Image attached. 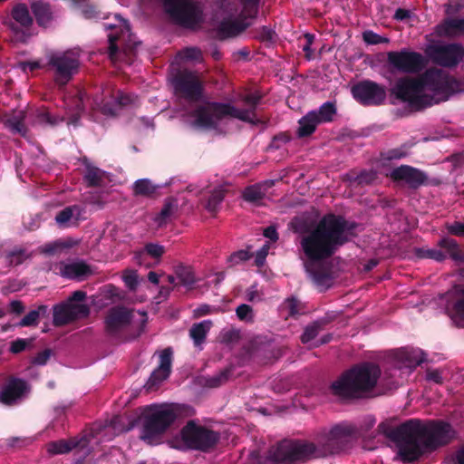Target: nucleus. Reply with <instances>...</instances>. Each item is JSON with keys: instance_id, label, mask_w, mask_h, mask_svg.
<instances>
[{"instance_id": "f257e3e1", "label": "nucleus", "mask_w": 464, "mask_h": 464, "mask_svg": "<svg viewBox=\"0 0 464 464\" xmlns=\"http://www.w3.org/2000/svg\"><path fill=\"white\" fill-rule=\"evenodd\" d=\"M293 227L300 234V258L305 271L315 283L321 284L326 277V259L353 237L357 226L328 214L313 222L296 218Z\"/></svg>"}, {"instance_id": "f03ea898", "label": "nucleus", "mask_w": 464, "mask_h": 464, "mask_svg": "<svg viewBox=\"0 0 464 464\" xmlns=\"http://www.w3.org/2000/svg\"><path fill=\"white\" fill-rule=\"evenodd\" d=\"M355 429L349 424L337 425L322 432L317 445L308 441L284 440L269 451V456L261 460L258 454L251 453L252 464H289L307 458H318L342 450L351 441Z\"/></svg>"}, {"instance_id": "7ed1b4c3", "label": "nucleus", "mask_w": 464, "mask_h": 464, "mask_svg": "<svg viewBox=\"0 0 464 464\" xmlns=\"http://www.w3.org/2000/svg\"><path fill=\"white\" fill-rule=\"evenodd\" d=\"M380 429L397 444L399 454L404 461L417 459L424 450L448 443L454 437V430L445 422L422 423L411 420L386 431L384 424Z\"/></svg>"}, {"instance_id": "20e7f679", "label": "nucleus", "mask_w": 464, "mask_h": 464, "mask_svg": "<svg viewBox=\"0 0 464 464\" xmlns=\"http://www.w3.org/2000/svg\"><path fill=\"white\" fill-rule=\"evenodd\" d=\"M457 90V82L444 71L430 69L418 78L399 79L391 94L399 102L419 110L446 101Z\"/></svg>"}, {"instance_id": "39448f33", "label": "nucleus", "mask_w": 464, "mask_h": 464, "mask_svg": "<svg viewBox=\"0 0 464 464\" xmlns=\"http://www.w3.org/2000/svg\"><path fill=\"white\" fill-rule=\"evenodd\" d=\"M259 99L260 96L257 94L246 95L244 101L249 108L246 110H238L227 103L208 102L198 107L192 114L188 116L186 121L198 129L225 132L226 126L232 119L254 122V108Z\"/></svg>"}, {"instance_id": "423d86ee", "label": "nucleus", "mask_w": 464, "mask_h": 464, "mask_svg": "<svg viewBox=\"0 0 464 464\" xmlns=\"http://www.w3.org/2000/svg\"><path fill=\"white\" fill-rule=\"evenodd\" d=\"M380 372V369L373 364L356 366L333 382V392L342 397L369 396L377 383Z\"/></svg>"}, {"instance_id": "0eeeda50", "label": "nucleus", "mask_w": 464, "mask_h": 464, "mask_svg": "<svg viewBox=\"0 0 464 464\" xmlns=\"http://www.w3.org/2000/svg\"><path fill=\"white\" fill-rule=\"evenodd\" d=\"M257 0H221L216 11L219 30L227 36L244 30L256 13Z\"/></svg>"}, {"instance_id": "6e6552de", "label": "nucleus", "mask_w": 464, "mask_h": 464, "mask_svg": "<svg viewBox=\"0 0 464 464\" xmlns=\"http://www.w3.org/2000/svg\"><path fill=\"white\" fill-rule=\"evenodd\" d=\"M178 408L174 404H154L143 411L144 423L140 439L150 445L160 442L161 435L177 418Z\"/></svg>"}, {"instance_id": "1a4fd4ad", "label": "nucleus", "mask_w": 464, "mask_h": 464, "mask_svg": "<svg viewBox=\"0 0 464 464\" xmlns=\"http://www.w3.org/2000/svg\"><path fill=\"white\" fill-rule=\"evenodd\" d=\"M218 438L215 432L190 421L182 429L179 437L172 440L171 444L177 449L206 450L213 446Z\"/></svg>"}, {"instance_id": "9d476101", "label": "nucleus", "mask_w": 464, "mask_h": 464, "mask_svg": "<svg viewBox=\"0 0 464 464\" xmlns=\"http://www.w3.org/2000/svg\"><path fill=\"white\" fill-rule=\"evenodd\" d=\"M148 320L143 311L130 310L123 306L111 308L105 319L106 327L110 332H116L129 325L140 331Z\"/></svg>"}, {"instance_id": "9b49d317", "label": "nucleus", "mask_w": 464, "mask_h": 464, "mask_svg": "<svg viewBox=\"0 0 464 464\" xmlns=\"http://www.w3.org/2000/svg\"><path fill=\"white\" fill-rule=\"evenodd\" d=\"M85 296L84 292L75 291L66 302L55 305L53 307V324L63 325L74 319L86 316L89 308L83 304Z\"/></svg>"}, {"instance_id": "f8f14e48", "label": "nucleus", "mask_w": 464, "mask_h": 464, "mask_svg": "<svg viewBox=\"0 0 464 464\" xmlns=\"http://www.w3.org/2000/svg\"><path fill=\"white\" fill-rule=\"evenodd\" d=\"M49 63L55 70V81L63 85L78 70L79 50L53 53L49 56Z\"/></svg>"}, {"instance_id": "ddd939ff", "label": "nucleus", "mask_w": 464, "mask_h": 464, "mask_svg": "<svg viewBox=\"0 0 464 464\" xmlns=\"http://www.w3.org/2000/svg\"><path fill=\"white\" fill-rule=\"evenodd\" d=\"M387 59L392 69L401 72H416L425 65V59L421 54L406 49L400 52H389Z\"/></svg>"}, {"instance_id": "4468645a", "label": "nucleus", "mask_w": 464, "mask_h": 464, "mask_svg": "<svg viewBox=\"0 0 464 464\" xmlns=\"http://www.w3.org/2000/svg\"><path fill=\"white\" fill-rule=\"evenodd\" d=\"M115 21L116 23L114 24L107 23L104 24L107 30H116L115 33L111 32L108 34L110 42L109 56L112 61L115 59L117 52L116 41H120L128 48H131L136 44L128 22L117 14L115 15Z\"/></svg>"}, {"instance_id": "2eb2a0df", "label": "nucleus", "mask_w": 464, "mask_h": 464, "mask_svg": "<svg viewBox=\"0 0 464 464\" xmlns=\"http://www.w3.org/2000/svg\"><path fill=\"white\" fill-rule=\"evenodd\" d=\"M355 100L365 105L381 104L386 98L385 89L371 81H364L352 88Z\"/></svg>"}, {"instance_id": "dca6fc26", "label": "nucleus", "mask_w": 464, "mask_h": 464, "mask_svg": "<svg viewBox=\"0 0 464 464\" xmlns=\"http://www.w3.org/2000/svg\"><path fill=\"white\" fill-rule=\"evenodd\" d=\"M443 298L446 313L452 323L464 327V285L448 292Z\"/></svg>"}, {"instance_id": "f3484780", "label": "nucleus", "mask_w": 464, "mask_h": 464, "mask_svg": "<svg viewBox=\"0 0 464 464\" xmlns=\"http://www.w3.org/2000/svg\"><path fill=\"white\" fill-rule=\"evenodd\" d=\"M428 54L441 65L452 66L461 60L464 51L457 44H436L429 46Z\"/></svg>"}, {"instance_id": "a211bd4d", "label": "nucleus", "mask_w": 464, "mask_h": 464, "mask_svg": "<svg viewBox=\"0 0 464 464\" xmlns=\"http://www.w3.org/2000/svg\"><path fill=\"white\" fill-rule=\"evenodd\" d=\"M386 175L390 176L394 181L410 187L421 185L426 178L421 171L407 165L394 168Z\"/></svg>"}, {"instance_id": "6ab92c4d", "label": "nucleus", "mask_w": 464, "mask_h": 464, "mask_svg": "<svg viewBox=\"0 0 464 464\" xmlns=\"http://www.w3.org/2000/svg\"><path fill=\"white\" fill-rule=\"evenodd\" d=\"M176 91L188 100H194L200 94V82L192 72H182L175 81Z\"/></svg>"}, {"instance_id": "aec40b11", "label": "nucleus", "mask_w": 464, "mask_h": 464, "mask_svg": "<svg viewBox=\"0 0 464 464\" xmlns=\"http://www.w3.org/2000/svg\"><path fill=\"white\" fill-rule=\"evenodd\" d=\"M440 249H423L422 256L430 257L437 261L443 260L448 256L455 260H463L464 256L460 253L458 245L453 239L444 238L440 242Z\"/></svg>"}, {"instance_id": "412c9836", "label": "nucleus", "mask_w": 464, "mask_h": 464, "mask_svg": "<svg viewBox=\"0 0 464 464\" xmlns=\"http://www.w3.org/2000/svg\"><path fill=\"white\" fill-rule=\"evenodd\" d=\"M171 354L172 353L169 349H165L160 353V365L151 373L148 381V386L150 389L159 385L169 377L171 367Z\"/></svg>"}, {"instance_id": "4be33fe9", "label": "nucleus", "mask_w": 464, "mask_h": 464, "mask_svg": "<svg viewBox=\"0 0 464 464\" xmlns=\"http://www.w3.org/2000/svg\"><path fill=\"white\" fill-rule=\"evenodd\" d=\"M28 391L29 388L23 380H12L0 392V401L11 404L24 396Z\"/></svg>"}, {"instance_id": "5701e85b", "label": "nucleus", "mask_w": 464, "mask_h": 464, "mask_svg": "<svg viewBox=\"0 0 464 464\" xmlns=\"http://www.w3.org/2000/svg\"><path fill=\"white\" fill-rule=\"evenodd\" d=\"M395 359L401 367L413 368L424 361L423 353L417 348H401L394 352Z\"/></svg>"}, {"instance_id": "b1692460", "label": "nucleus", "mask_w": 464, "mask_h": 464, "mask_svg": "<svg viewBox=\"0 0 464 464\" xmlns=\"http://www.w3.org/2000/svg\"><path fill=\"white\" fill-rule=\"evenodd\" d=\"M60 274L70 279H82L91 273L90 267L83 262H72L59 266Z\"/></svg>"}, {"instance_id": "393cba45", "label": "nucleus", "mask_w": 464, "mask_h": 464, "mask_svg": "<svg viewBox=\"0 0 464 464\" xmlns=\"http://www.w3.org/2000/svg\"><path fill=\"white\" fill-rule=\"evenodd\" d=\"M82 210L78 206L65 208L55 217V221L60 227H70L77 224Z\"/></svg>"}, {"instance_id": "a878e982", "label": "nucleus", "mask_w": 464, "mask_h": 464, "mask_svg": "<svg viewBox=\"0 0 464 464\" xmlns=\"http://www.w3.org/2000/svg\"><path fill=\"white\" fill-rule=\"evenodd\" d=\"M82 441L76 439L51 441L46 445V450L50 455L65 454L81 445Z\"/></svg>"}, {"instance_id": "bb28decb", "label": "nucleus", "mask_w": 464, "mask_h": 464, "mask_svg": "<svg viewBox=\"0 0 464 464\" xmlns=\"http://www.w3.org/2000/svg\"><path fill=\"white\" fill-rule=\"evenodd\" d=\"M318 124H320V122L317 120V112L315 111L308 112L299 120V127L297 130L298 136L304 137L312 134Z\"/></svg>"}, {"instance_id": "cd10ccee", "label": "nucleus", "mask_w": 464, "mask_h": 464, "mask_svg": "<svg viewBox=\"0 0 464 464\" xmlns=\"http://www.w3.org/2000/svg\"><path fill=\"white\" fill-rule=\"evenodd\" d=\"M442 36H453L464 33V19H448L438 26Z\"/></svg>"}, {"instance_id": "c85d7f7f", "label": "nucleus", "mask_w": 464, "mask_h": 464, "mask_svg": "<svg viewBox=\"0 0 464 464\" xmlns=\"http://www.w3.org/2000/svg\"><path fill=\"white\" fill-rule=\"evenodd\" d=\"M274 184V181L267 180L261 184H256L246 188L243 192V197L246 201L256 202L261 199L268 188Z\"/></svg>"}, {"instance_id": "c756f323", "label": "nucleus", "mask_w": 464, "mask_h": 464, "mask_svg": "<svg viewBox=\"0 0 464 464\" xmlns=\"http://www.w3.org/2000/svg\"><path fill=\"white\" fill-rule=\"evenodd\" d=\"M177 278L169 276L168 280L174 285H182L186 287L191 286L195 282V276L189 267L180 266L176 270Z\"/></svg>"}, {"instance_id": "7c9ffc66", "label": "nucleus", "mask_w": 464, "mask_h": 464, "mask_svg": "<svg viewBox=\"0 0 464 464\" xmlns=\"http://www.w3.org/2000/svg\"><path fill=\"white\" fill-rule=\"evenodd\" d=\"M135 100L136 97H134L133 95L123 94L121 92H119L115 97L113 107H111L108 104H106L102 108V111L106 115H115L122 106L133 103Z\"/></svg>"}, {"instance_id": "2f4dec72", "label": "nucleus", "mask_w": 464, "mask_h": 464, "mask_svg": "<svg viewBox=\"0 0 464 464\" xmlns=\"http://www.w3.org/2000/svg\"><path fill=\"white\" fill-rule=\"evenodd\" d=\"M212 322L210 320H205L198 324H195L191 327L189 331V335L196 345H199L204 342L206 335L210 330Z\"/></svg>"}, {"instance_id": "473e14b6", "label": "nucleus", "mask_w": 464, "mask_h": 464, "mask_svg": "<svg viewBox=\"0 0 464 464\" xmlns=\"http://www.w3.org/2000/svg\"><path fill=\"white\" fill-rule=\"evenodd\" d=\"M97 298H99V300L96 304L102 307L109 304L110 303L121 300L122 298V295L118 288L112 285H107L101 291Z\"/></svg>"}, {"instance_id": "72a5a7b5", "label": "nucleus", "mask_w": 464, "mask_h": 464, "mask_svg": "<svg viewBox=\"0 0 464 464\" xmlns=\"http://www.w3.org/2000/svg\"><path fill=\"white\" fill-rule=\"evenodd\" d=\"M201 61L202 53L196 47H189L180 51L175 58V63L178 65H181L185 63H199Z\"/></svg>"}, {"instance_id": "f704fd0d", "label": "nucleus", "mask_w": 464, "mask_h": 464, "mask_svg": "<svg viewBox=\"0 0 464 464\" xmlns=\"http://www.w3.org/2000/svg\"><path fill=\"white\" fill-rule=\"evenodd\" d=\"M32 10L39 24L45 26L51 20L49 5L42 1H35L32 4Z\"/></svg>"}, {"instance_id": "c9c22d12", "label": "nucleus", "mask_w": 464, "mask_h": 464, "mask_svg": "<svg viewBox=\"0 0 464 464\" xmlns=\"http://www.w3.org/2000/svg\"><path fill=\"white\" fill-rule=\"evenodd\" d=\"M24 113L22 111H14L13 115H5L4 119L5 125L8 127L13 132L24 134L23 121Z\"/></svg>"}, {"instance_id": "e433bc0d", "label": "nucleus", "mask_w": 464, "mask_h": 464, "mask_svg": "<svg viewBox=\"0 0 464 464\" xmlns=\"http://www.w3.org/2000/svg\"><path fill=\"white\" fill-rule=\"evenodd\" d=\"M178 208V202L175 199H169L164 204L160 212L155 217L154 220L159 227L162 226L175 213Z\"/></svg>"}, {"instance_id": "4c0bfd02", "label": "nucleus", "mask_w": 464, "mask_h": 464, "mask_svg": "<svg viewBox=\"0 0 464 464\" xmlns=\"http://www.w3.org/2000/svg\"><path fill=\"white\" fill-rule=\"evenodd\" d=\"M12 15L14 21L24 27L29 26L33 22L27 7L24 5L15 6L13 9Z\"/></svg>"}, {"instance_id": "58836bf2", "label": "nucleus", "mask_w": 464, "mask_h": 464, "mask_svg": "<svg viewBox=\"0 0 464 464\" xmlns=\"http://www.w3.org/2000/svg\"><path fill=\"white\" fill-rule=\"evenodd\" d=\"M134 193L136 195L149 197L152 195L156 187L149 179L137 180L133 185Z\"/></svg>"}, {"instance_id": "ea45409f", "label": "nucleus", "mask_w": 464, "mask_h": 464, "mask_svg": "<svg viewBox=\"0 0 464 464\" xmlns=\"http://www.w3.org/2000/svg\"><path fill=\"white\" fill-rule=\"evenodd\" d=\"M317 112V120L320 123L331 121L336 112L335 107L331 102L324 103Z\"/></svg>"}, {"instance_id": "a19ab883", "label": "nucleus", "mask_w": 464, "mask_h": 464, "mask_svg": "<svg viewBox=\"0 0 464 464\" xmlns=\"http://www.w3.org/2000/svg\"><path fill=\"white\" fill-rule=\"evenodd\" d=\"M224 198V191L221 188H216L212 192L208 199V202L206 204V208L210 211L214 212L217 210L218 205L221 203Z\"/></svg>"}, {"instance_id": "79ce46f5", "label": "nucleus", "mask_w": 464, "mask_h": 464, "mask_svg": "<svg viewBox=\"0 0 464 464\" xmlns=\"http://www.w3.org/2000/svg\"><path fill=\"white\" fill-rule=\"evenodd\" d=\"M106 173L94 167H88L85 174V179L90 185H100Z\"/></svg>"}, {"instance_id": "37998d69", "label": "nucleus", "mask_w": 464, "mask_h": 464, "mask_svg": "<svg viewBox=\"0 0 464 464\" xmlns=\"http://www.w3.org/2000/svg\"><path fill=\"white\" fill-rule=\"evenodd\" d=\"M320 332V324L314 323L313 324L307 326L304 329V334H302L301 340L303 343L309 344L314 338L317 336Z\"/></svg>"}, {"instance_id": "c03bdc74", "label": "nucleus", "mask_w": 464, "mask_h": 464, "mask_svg": "<svg viewBox=\"0 0 464 464\" xmlns=\"http://www.w3.org/2000/svg\"><path fill=\"white\" fill-rule=\"evenodd\" d=\"M362 39L368 44H388L390 42L387 37L381 36L371 30L363 32Z\"/></svg>"}, {"instance_id": "a18cd8bd", "label": "nucleus", "mask_w": 464, "mask_h": 464, "mask_svg": "<svg viewBox=\"0 0 464 464\" xmlns=\"http://www.w3.org/2000/svg\"><path fill=\"white\" fill-rule=\"evenodd\" d=\"M41 309H44V307H40L39 310L31 311L19 322L18 325L24 327L37 324Z\"/></svg>"}, {"instance_id": "49530a36", "label": "nucleus", "mask_w": 464, "mask_h": 464, "mask_svg": "<svg viewBox=\"0 0 464 464\" xmlns=\"http://www.w3.org/2000/svg\"><path fill=\"white\" fill-rule=\"evenodd\" d=\"M237 317L246 322H250L254 318V313L252 308L247 304H241L237 308Z\"/></svg>"}, {"instance_id": "de8ad7c7", "label": "nucleus", "mask_w": 464, "mask_h": 464, "mask_svg": "<svg viewBox=\"0 0 464 464\" xmlns=\"http://www.w3.org/2000/svg\"><path fill=\"white\" fill-rule=\"evenodd\" d=\"M31 343L32 341L29 339H17L11 343L9 350L13 353H19L24 351Z\"/></svg>"}, {"instance_id": "09e8293b", "label": "nucleus", "mask_w": 464, "mask_h": 464, "mask_svg": "<svg viewBox=\"0 0 464 464\" xmlns=\"http://www.w3.org/2000/svg\"><path fill=\"white\" fill-rule=\"evenodd\" d=\"M145 251L152 257L159 258L164 253V247L158 244H148L145 246Z\"/></svg>"}, {"instance_id": "8fccbe9b", "label": "nucleus", "mask_w": 464, "mask_h": 464, "mask_svg": "<svg viewBox=\"0 0 464 464\" xmlns=\"http://www.w3.org/2000/svg\"><path fill=\"white\" fill-rule=\"evenodd\" d=\"M269 248H270V243H266L256 253L255 262L257 266H262L264 265L266 257L268 254Z\"/></svg>"}, {"instance_id": "3c124183", "label": "nucleus", "mask_w": 464, "mask_h": 464, "mask_svg": "<svg viewBox=\"0 0 464 464\" xmlns=\"http://www.w3.org/2000/svg\"><path fill=\"white\" fill-rule=\"evenodd\" d=\"M218 311V307L210 306L208 304H202L195 309L194 314L196 316L200 317L204 315H208L210 314L217 313Z\"/></svg>"}, {"instance_id": "603ef678", "label": "nucleus", "mask_w": 464, "mask_h": 464, "mask_svg": "<svg viewBox=\"0 0 464 464\" xmlns=\"http://www.w3.org/2000/svg\"><path fill=\"white\" fill-rule=\"evenodd\" d=\"M123 280H124L125 285L130 289H134L138 284V276L135 272H127L123 276Z\"/></svg>"}, {"instance_id": "864d4df0", "label": "nucleus", "mask_w": 464, "mask_h": 464, "mask_svg": "<svg viewBox=\"0 0 464 464\" xmlns=\"http://www.w3.org/2000/svg\"><path fill=\"white\" fill-rule=\"evenodd\" d=\"M38 118L40 122L49 123L51 125L56 124L63 121V118L52 117L48 111H42Z\"/></svg>"}, {"instance_id": "5fc2aeb1", "label": "nucleus", "mask_w": 464, "mask_h": 464, "mask_svg": "<svg viewBox=\"0 0 464 464\" xmlns=\"http://www.w3.org/2000/svg\"><path fill=\"white\" fill-rule=\"evenodd\" d=\"M250 257L248 251L240 250L230 256L229 261L233 264H237L241 261L247 260Z\"/></svg>"}, {"instance_id": "6e6d98bb", "label": "nucleus", "mask_w": 464, "mask_h": 464, "mask_svg": "<svg viewBox=\"0 0 464 464\" xmlns=\"http://www.w3.org/2000/svg\"><path fill=\"white\" fill-rule=\"evenodd\" d=\"M450 233L457 236H464V223L455 222L448 227Z\"/></svg>"}, {"instance_id": "4d7b16f0", "label": "nucleus", "mask_w": 464, "mask_h": 464, "mask_svg": "<svg viewBox=\"0 0 464 464\" xmlns=\"http://www.w3.org/2000/svg\"><path fill=\"white\" fill-rule=\"evenodd\" d=\"M49 358H50V352L46 350V351H44V352L38 353L33 359V362L37 365H44L47 362Z\"/></svg>"}, {"instance_id": "13d9d810", "label": "nucleus", "mask_w": 464, "mask_h": 464, "mask_svg": "<svg viewBox=\"0 0 464 464\" xmlns=\"http://www.w3.org/2000/svg\"><path fill=\"white\" fill-rule=\"evenodd\" d=\"M304 37H305V40H306V44L303 46V50L305 53V56L308 59H311L312 58L311 45H312L313 41H314V35H312L310 34H306L304 35Z\"/></svg>"}, {"instance_id": "bf43d9fd", "label": "nucleus", "mask_w": 464, "mask_h": 464, "mask_svg": "<svg viewBox=\"0 0 464 464\" xmlns=\"http://www.w3.org/2000/svg\"><path fill=\"white\" fill-rule=\"evenodd\" d=\"M19 67L24 71V72H27V71H34L35 69H38V68H41V64L38 61H34V62H24V63H19Z\"/></svg>"}, {"instance_id": "052dcab7", "label": "nucleus", "mask_w": 464, "mask_h": 464, "mask_svg": "<svg viewBox=\"0 0 464 464\" xmlns=\"http://www.w3.org/2000/svg\"><path fill=\"white\" fill-rule=\"evenodd\" d=\"M285 308L288 310L289 314L294 315L297 311V301L295 298L287 299L285 303Z\"/></svg>"}, {"instance_id": "680f3d73", "label": "nucleus", "mask_w": 464, "mask_h": 464, "mask_svg": "<svg viewBox=\"0 0 464 464\" xmlns=\"http://www.w3.org/2000/svg\"><path fill=\"white\" fill-rule=\"evenodd\" d=\"M427 377L429 380L433 381L436 383L442 382V375L439 370L430 371L427 373Z\"/></svg>"}, {"instance_id": "e2e57ef3", "label": "nucleus", "mask_w": 464, "mask_h": 464, "mask_svg": "<svg viewBox=\"0 0 464 464\" xmlns=\"http://www.w3.org/2000/svg\"><path fill=\"white\" fill-rule=\"evenodd\" d=\"M10 309L13 313L21 314L24 307L20 301L14 300L10 303Z\"/></svg>"}, {"instance_id": "0e129e2a", "label": "nucleus", "mask_w": 464, "mask_h": 464, "mask_svg": "<svg viewBox=\"0 0 464 464\" xmlns=\"http://www.w3.org/2000/svg\"><path fill=\"white\" fill-rule=\"evenodd\" d=\"M264 236L274 242L277 240V233L276 229L272 227H269L265 229Z\"/></svg>"}, {"instance_id": "69168bd1", "label": "nucleus", "mask_w": 464, "mask_h": 464, "mask_svg": "<svg viewBox=\"0 0 464 464\" xmlns=\"http://www.w3.org/2000/svg\"><path fill=\"white\" fill-rule=\"evenodd\" d=\"M410 15V13L409 11L405 10V9H398L396 12H395V14H394V17L397 19V20H403L407 17H409Z\"/></svg>"}, {"instance_id": "338daca9", "label": "nucleus", "mask_w": 464, "mask_h": 464, "mask_svg": "<svg viewBox=\"0 0 464 464\" xmlns=\"http://www.w3.org/2000/svg\"><path fill=\"white\" fill-rule=\"evenodd\" d=\"M149 280L153 283V284H158L159 283V276L156 273L154 272H150L149 274Z\"/></svg>"}, {"instance_id": "774afa93", "label": "nucleus", "mask_w": 464, "mask_h": 464, "mask_svg": "<svg viewBox=\"0 0 464 464\" xmlns=\"http://www.w3.org/2000/svg\"><path fill=\"white\" fill-rule=\"evenodd\" d=\"M457 459L459 464H464V448L458 452Z\"/></svg>"}]
</instances>
